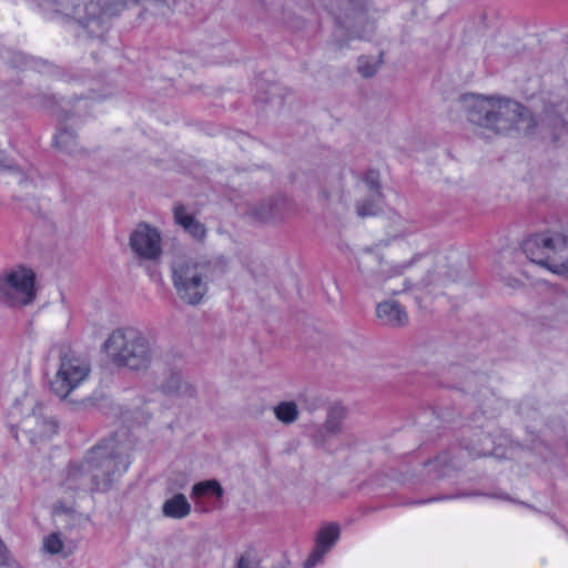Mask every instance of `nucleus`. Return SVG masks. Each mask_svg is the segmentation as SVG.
I'll return each mask as SVG.
<instances>
[{
  "label": "nucleus",
  "instance_id": "obj_1",
  "mask_svg": "<svg viewBox=\"0 0 568 568\" xmlns=\"http://www.w3.org/2000/svg\"><path fill=\"white\" fill-rule=\"evenodd\" d=\"M458 103L469 123L493 134L526 132L531 126L526 110L506 98L468 93Z\"/></svg>",
  "mask_w": 568,
  "mask_h": 568
},
{
  "label": "nucleus",
  "instance_id": "obj_2",
  "mask_svg": "<svg viewBox=\"0 0 568 568\" xmlns=\"http://www.w3.org/2000/svg\"><path fill=\"white\" fill-rule=\"evenodd\" d=\"M379 245L386 247L383 255L371 250L358 255V271L366 286L386 290L390 280L400 276L412 265L414 251L412 245L398 234L392 241L381 240Z\"/></svg>",
  "mask_w": 568,
  "mask_h": 568
},
{
  "label": "nucleus",
  "instance_id": "obj_3",
  "mask_svg": "<svg viewBox=\"0 0 568 568\" xmlns=\"http://www.w3.org/2000/svg\"><path fill=\"white\" fill-rule=\"evenodd\" d=\"M90 364L72 351L53 347L43 359V375L50 389L59 397L67 398L90 376Z\"/></svg>",
  "mask_w": 568,
  "mask_h": 568
},
{
  "label": "nucleus",
  "instance_id": "obj_4",
  "mask_svg": "<svg viewBox=\"0 0 568 568\" xmlns=\"http://www.w3.org/2000/svg\"><path fill=\"white\" fill-rule=\"evenodd\" d=\"M526 256L556 275L568 274V229H550L534 234L524 244Z\"/></svg>",
  "mask_w": 568,
  "mask_h": 568
},
{
  "label": "nucleus",
  "instance_id": "obj_5",
  "mask_svg": "<svg viewBox=\"0 0 568 568\" xmlns=\"http://www.w3.org/2000/svg\"><path fill=\"white\" fill-rule=\"evenodd\" d=\"M172 276L179 297L187 304L196 305L207 294L211 266L207 261L184 257L174 262Z\"/></svg>",
  "mask_w": 568,
  "mask_h": 568
},
{
  "label": "nucleus",
  "instance_id": "obj_6",
  "mask_svg": "<svg viewBox=\"0 0 568 568\" xmlns=\"http://www.w3.org/2000/svg\"><path fill=\"white\" fill-rule=\"evenodd\" d=\"M36 273L32 268L18 265L0 274V305L22 308L34 300Z\"/></svg>",
  "mask_w": 568,
  "mask_h": 568
},
{
  "label": "nucleus",
  "instance_id": "obj_7",
  "mask_svg": "<svg viewBox=\"0 0 568 568\" xmlns=\"http://www.w3.org/2000/svg\"><path fill=\"white\" fill-rule=\"evenodd\" d=\"M36 390L31 386L17 397L9 410L11 432L22 447L32 448L36 443Z\"/></svg>",
  "mask_w": 568,
  "mask_h": 568
},
{
  "label": "nucleus",
  "instance_id": "obj_8",
  "mask_svg": "<svg viewBox=\"0 0 568 568\" xmlns=\"http://www.w3.org/2000/svg\"><path fill=\"white\" fill-rule=\"evenodd\" d=\"M352 193L359 216H374L382 211L384 195L378 171L368 170L356 175Z\"/></svg>",
  "mask_w": 568,
  "mask_h": 568
},
{
  "label": "nucleus",
  "instance_id": "obj_9",
  "mask_svg": "<svg viewBox=\"0 0 568 568\" xmlns=\"http://www.w3.org/2000/svg\"><path fill=\"white\" fill-rule=\"evenodd\" d=\"M129 245L138 257L158 261L163 253L162 232L150 223L141 222L131 232Z\"/></svg>",
  "mask_w": 568,
  "mask_h": 568
},
{
  "label": "nucleus",
  "instance_id": "obj_10",
  "mask_svg": "<svg viewBox=\"0 0 568 568\" xmlns=\"http://www.w3.org/2000/svg\"><path fill=\"white\" fill-rule=\"evenodd\" d=\"M125 343L132 346V351L120 366L128 367L132 371H145L158 359L156 347L151 339L142 333L138 332L136 335L129 336Z\"/></svg>",
  "mask_w": 568,
  "mask_h": 568
},
{
  "label": "nucleus",
  "instance_id": "obj_11",
  "mask_svg": "<svg viewBox=\"0 0 568 568\" xmlns=\"http://www.w3.org/2000/svg\"><path fill=\"white\" fill-rule=\"evenodd\" d=\"M93 455V459L99 462L94 478L99 480L97 485L102 489L111 484L113 476L123 474L128 468L129 462L122 454L111 457L102 448H98Z\"/></svg>",
  "mask_w": 568,
  "mask_h": 568
},
{
  "label": "nucleus",
  "instance_id": "obj_12",
  "mask_svg": "<svg viewBox=\"0 0 568 568\" xmlns=\"http://www.w3.org/2000/svg\"><path fill=\"white\" fill-rule=\"evenodd\" d=\"M138 331L133 328H124L114 331L104 343V351L106 356L115 365H121L129 353L132 351V346L125 343L129 336L136 335Z\"/></svg>",
  "mask_w": 568,
  "mask_h": 568
},
{
  "label": "nucleus",
  "instance_id": "obj_13",
  "mask_svg": "<svg viewBox=\"0 0 568 568\" xmlns=\"http://www.w3.org/2000/svg\"><path fill=\"white\" fill-rule=\"evenodd\" d=\"M339 537V529L336 525H328L323 527L316 538V546L307 560L305 568H313L318 564L323 557L329 551Z\"/></svg>",
  "mask_w": 568,
  "mask_h": 568
},
{
  "label": "nucleus",
  "instance_id": "obj_14",
  "mask_svg": "<svg viewBox=\"0 0 568 568\" xmlns=\"http://www.w3.org/2000/svg\"><path fill=\"white\" fill-rule=\"evenodd\" d=\"M376 315L383 324L393 327L402 326L408 321L404 307L394 300L379 303L376 307Z\"/></svg>",
  "mask_w": 568,
  "mask_h": 568
},
{
  "label": "nucleus",
  "instance_id": "obj_15",
  "mask_svg": "<svg viewBox=\"0 0 568 568\" xmlns=\"http://www.w3.org/2000/svg\"><path fill=\"white\" fill-rule=\"evenodd\" d=\"M174 221L187 234L196 240H202L206 235V227L185 206L175 205L173 209Z\"/></svg>",
  "mask_w": 568,
  "mask_h": 568
},
{
  "label": "nucleus",
  "instance_id": "obj_16",
  "mask_svg": "<svg viewBox=\"0 0 568 568\" xmlns=\"http://www.w3.org/2000/svg\"><path fill=\"white\" fill-rule=\"evenodd\" d=\"M75 551V545L63 538L60 532H51L42 539V552L49 556L68 558Z\"/></svg>",
  "mask_w": 568,
  "mask_h": 568
},
{
  "label": "nucleus",
  "instance_id": "obj_17",
  "mask_svg": "<svg viewBox=\"0 0 568 568\" xmlns=\"http://www.w3.org/2000/svg\"><path fill=\"white\" fill-rule=\"evenodd\" d=\"M192 507L183 494H175L162 505L163 516L172 519H183L191 514Z\"/></svg>",
  "mask_w": 568,
  "mask_h": 568
},
{
  "label": "nucleus",
  "instance_id": "obj_18",
  "mask_svg": "<svg viewBox=\"0 0 568 568\" xmlns=\"http://www.w3.org/2000/svg\"><path fill=\"white\" fill-rule=\"evenodd\" d=\"M275 418L284 424L291 425L300 418V408L294 400H283L272 408Z\"/></svg>",
  "mask_w": 568,
  "mask_h": 568
},
{
  "label": "nucleus",
  "instance_id": "obj_19",
  "mask_svg": "<svg viewBox=\"0 0 568 568\" xmlns=\"http://www.w3.org/2000/svg\"><path fill=\"white\" fill-rule=\"evenodd\" d=\"M223 487L216 479H209L196 483L192 487L191 495L193 498L202 497H215L221 498L223 496Z\"/></svg>",
  "mask_w": 568,
  "mask_h": 568
},
{
  "label": "nucleus",
  "instance_id": "obj_20",
  "mask_svg": "<svg viewBox=\"0 0 568 568\" xmlns=\"http://www.w3.org/2000/svg\"><path fill=\"white\" fill-rule=\"evenodd\" d=\"M452 275L449 270L444 261L437 263L436 267L427 274V276L423 280L422 284L425 288H429L432 286H440L449 282Z\"/></svg>",
  "mask_w": 568,
  "mask_h": 568
},
{
  "label": "nucleus",
  "instance_id": "obj_21",
  "mask_svg": "<svg viewBox=\"0 0 568 568\" xmlns=\"http://www.w3.org/2000/svg\"><path fill=\"white\" fill-rule=\"evenodd\" d=\"M382 53L377 52L372 55H362L358 59L357 69L361 75L365 78L373 77L382 67Z\"/></svg>",
  "mask_w": 568,
  "mask_h": 568
},
{
  "label": "nucleus",
  "instance_id": "obj_22",
  "mask_svg": "<svg viewBox=\"0 0 568 568\" xmlns=\"http://www.w3.org/2000/svg\"><path fill=\"white\" fill-rule=\"evenodd\" d=\"M253 217L263 223L273 222L280 219L276 206L272 202H262L252 210Z\"/></svg>",
  "mask_w": 568,
  "mask_h": 568
},
{
  "label": "nucleus",
  "instance_id": "obj_23",
  "mask_svg": "<svg viewBox=\"0 0 568 568\" xmlns=\"http://www.w3.org/2000/svg\"><path fill=\"white\" fill-rule=\"evenodd\" d=\"M343 417L344 409L342 407H333L328 413L324 425V430L328 434L337 433L341 428Z\"/></svg>",
  "mask_w": 568,
  "mask_h": 568
},
{
  "label": "nucleus",
  "instance_id": "obj_24",
  "mask_svg": "<svg viewBox=\"0 0 568 568\" xmlns=\"http://www.w3.org/2000/svg\"><path fill=\"white\" fill-rule=\"evenodd\" d=\"M58 423L52 418H42L40 424H38V433H40L41 438L44 440H50L58 434Z\"/></svg>",
  "mask_w": 568,
  "mask_h": 568
},
{
  "label": "nucleus",
  "instance_id": "obj_25",
  "mask_svg": "<svg viewBox=\"0 0 568 568\" xmlns=\"http://www.w3.org/2000/svg\"><path fill=\"white\" fill-rule=\"evenodd\" d=\"M55 144L58 148L69 153H73L77 146L73 133L67 130L58 133L55 138Z\"/></svg>",
  "mask_w": 568,
  "mask_h": 568
},
{
  "label": "nucleus",
  "instance_id": "obj_26",
  "mask_svg": "<svg viewBox=\"0 0 568 568\" xmlns=\"http://www.w3.org/2000/svg\"><path fill=\"white\" fill-rule=\"evenodd\" d=\"M236 568H255L247 560L241 559Z\"/></svg>",
  "mask_w": 568,
  "mask_h": 568
},
{
  "label": "nucleus",
  "instance_id": "obj_27",
  "mask_svg": "<svg viewBox=\"0 0 568 568\" xmlns=\"http://www.w3.org/2000/svg\"><path fill=\"white\" fill-rule=\"evenodd\" d=\"M19 185H20L21 187H24L26 185H31V186H32V181H31V180H28V179H21V180L19 181Z\"/></svg>",
  "mask_w": 568,
  "mask_h": 568
},
{
  "label": "nucleus",
  "instance_id": "obj_28",
  "mask_svg": "<svg viewBox=\"0 0 568 568\" xmlns=\"http://www.w3.org/2000/svg\"><path fill=\"white\" fill-rule=\"evenodd\" d=\"M403 225H404L403 220L398 217V219H397V226H398V230H402Z\"/></svg>",
  "mask_w": 568,
  "mask_h": 568
}]
</instances>
